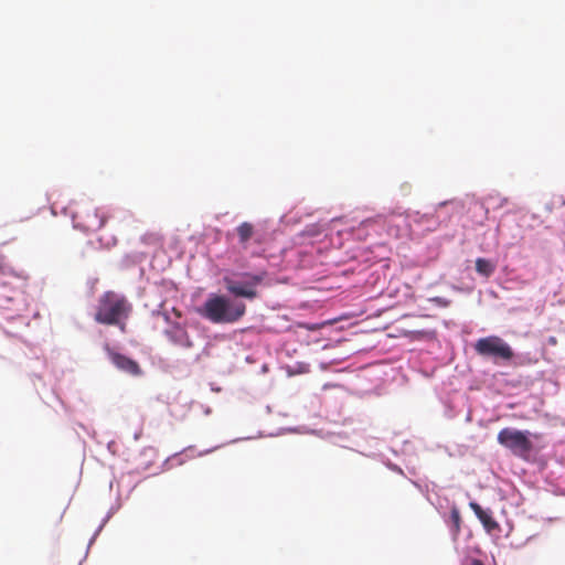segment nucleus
I'll return each instance as SVG.
<instances>
[{
    "mask_svg": "<svg viewBox=\"0 0 565 565\" xmlns=\"http://www.w3.org/2000/svg\"><path fill=\"white\" fill-rule=\"evenodd\" d=\"M131 312V305L127 298L116 291L104 292L96 307L94 320L100 324L119 323L127 320Z\"/></svg>",
    "mask_w": 565,
    "mask_h": 565,
    "instance_id": "obj_2",
    "label": "nucleus"
},
{
    "mask_svg": "<svg viewBox=\"0 0 565 565\" xmlns=\"http://www.w3.org/2000/svg\"><path fill=\"white\" fill-rule=\"evenodd\" d=\"M105 351L110 360V362L121 372H125L131 376H140L142 374V370L139 363L129 356H126L121 353L113 350L108 344L105 345Z\"/></svg>",
    "mask_w": 565,
    "mask_h": 565,
    "instance_id": "obj_7",
    "label": "nucleus"
},
{
    "mask_svg": "<svg viewBox=\"0 0 565 565\" xmlns=\"http://www.w3.org/2000/svg\"><path fill=\"white\" fill-rule=\"evenodd\" d=\"M178 343L186 347V348H191L192 347V341L190 340L188 333L184 331V330H179L178 331V339H177Z\"/></svg>",
    "mask_w": 565,
    "mask_h": 565,
    "instance_id": "obj_12",
    "label": "nucleus"
},
{
    "mask_svg": "<svg viewBox=\"0 0 565 565\" xmlns=\"http://www.w3.org/2000/svg\"><path fill=\"white\" fill-rule=\"evenodd\" d=\"M530 433L514 428H503L498 433V443L509 449L513 455L526 458L533 449V444L529 438Z\"/></svg>",
    "mask_w": 565,
    "mask_h": 565,
    "instance_id": "obj_3",
    "label": "nucleus"
},
{
    "mask_svg": "<svg viewBox=\"0 0 565 565\" xmlns=\"http://www.w3.org/2000/svg\"><path fill=\"white\" fill-rule=\"evenodd\" d=\"M548 342H550L551 344L555 345V344L557 343V340H556V338L551 337V338L548 339Z\"/></svg>",
    "mask_w": 565,
    "mask_h": 565,
    "instance_id": "obj_15",
    "label": "nucleus"
},
{
    "mask_svg": "<svg viewBox=\"0 0 565 565\" xmlns=\"http://www.w3.org/2000/svg\"><path fill=\"white\" fill-rule=\"evenodd\" d=\"M469 507L475 512L476 516L482 523L483 527L487 532H492L499 529L498 522L492 518L490 510H483L480 504L472 501L469 503Z\"/></svg>",
    "mask_w": 565,
    "mask_h": 565,
    "instance_id": "obj_8",
    "label": "nucleus"
},
{
    "mask_svg": "<svg viewBox=\"0 0 565 565\" xmlns=\"http://www.w3.org/2000/svg\"><path fill=\"white\" fill-rule=\"evenodd\" d=\"M463 565H483V563L479 559L470 558L467 559Z\"/></svg>",
    "mask_w": 565,
    "mask_h": 565,
    "instance_id": "obj_13",
    "label": "nucleus"
},
{
    "mask_svg": "<svg viewBox=\"0 0 565 565\" xmlns=\"http://www.w3.org/2000/svg\"><path fill=\"white\" fill-rule=\"evenodd\" d=\"M199 312L213 323H235L245 315L246 306L239 300L213 294Z\"/></svg>",
    "mask_w": 565,
    "mask_h": 565,
    "instance_id": "obj_1",
    "label": "nucleus"
},
{
    "mask_svg": "<svg viewBox=\"0 0 565 565\" xmlns=\"http://www.w3.org/2000/svg\"><path fill=\"white\" fill-rule=\"evenodd\" d=\"M241 279L224 277L225 289L235 297H243L247 299H255L258 297L257 287L264 279V274L254 275L243 273L239 275Z\"/></svg>",
    "mask_w": 565,
    "mask_h": 565,
    "instance_id": "obj_4",
    "label": "nucleus"
},
{
    "mask_svg": "<svg viewBox=\"0 0 565 565\" xmlns=\"http://www.w3.org/2000/svg\"><path fill=\"white\" fill-rule=\"evenodd\" d=\"M4 270L3 259L0 257V273Z\"/></svg>",
    "mask_w": 565,
    "mask_h": 565,
    "instance_id": "obj_16",
    "label": "nucleus"
},
{
    "mask_svg": "<svg viewBox=\"0 0 565 565\" xmlns=\"http://www.w3.org/2000/svg\"><path fill=\"white\" fill-rule=\"evenodd\" d=\"M236 232H237V236H238V241H239V244L243 246V247H246L248 241L254 236L255 234V227L252 223L249 222H243L242 224H239L236 228Z\"/></svg>",
    "mask_w": 565,
    "mask_h": 565,
    "instance_id": "obj_9",
    "label": "nucleus"
},
{
    "mask_svg": "<svg viewBox=\"0 0 565 565\" xmlns=\"http://www.w3.org/2000/svg\"><path fill=\"white\" fill-rule=\"evenodd\" d=\"M450 520L454 526L455 534H458L460 531L461 516L459 510L457 508H452L450 511Z\"/></svg>",
    "mask_w": 565,
    "mask_h": 565,
    "instance_id": "obj_11",
    "label": "nucleus"
},
{
    "mask_svg": "<svg viewBox=\"0 0 565 565\" xmlns=\"http://www.w3.org/2000/svg\"><path fill=\"white\" fill-rule=\"evenodd\" d=\"M111 326H117L121 332H126V320H120L119 323H113Z\"/></svg>",
    "mask_w": 565,
    "mask_h": 565,
    "instance_id": "obj_14",
    "label": "nucleus"
},
{
    "mask_svg": "<svg viewBox=\"0 0 565 565\" xmlns=\"http://www.w3.org/2000/svg\"><path fill=\"white\" fill-rule=\"evenodd\" d=\"M475 351L480 356L502 361H510L514 356L512 348L498 335L480 338L475 343Z\"/></svg>",
    "mask_w": 565,
    "mask_h": 565,
    "instance_id": "obj_5",
    "label": "nucleus"
},
{
    "mask_svg": "<svg viewBox=\"0 0 565 565\" xmlns=\"http://www.w3.org/2000/svg\"><path fill=\"white\" fill-rule=\"evenodd\" d=\"M476 270L481 276L488 278L494 273L495 265L493 263H491L490 260L480 257V258H477V260H476Z\"/></svg>",
    "mask_w": 565,
    "mask_h": 565,
    "instance_id": "obj_10",
    "label": "nucleus"
},
{
    "mask_svg": "<svg viewBox=\"0 0 565 565\" xmlns=\"http://www.w3.org/2000/svg\"><path fill=\"white\" fill-rule=\"evenodd\" d=\"M107 221V215L90 205L84 206L74 215L76 226L85 232H96L100 230Z\"/></svg>",
    "mask_w": 565,
    "mask_h": 565,
    "instance_id": "obj_6",
    "label": "nucleus"
}]
</instances>
